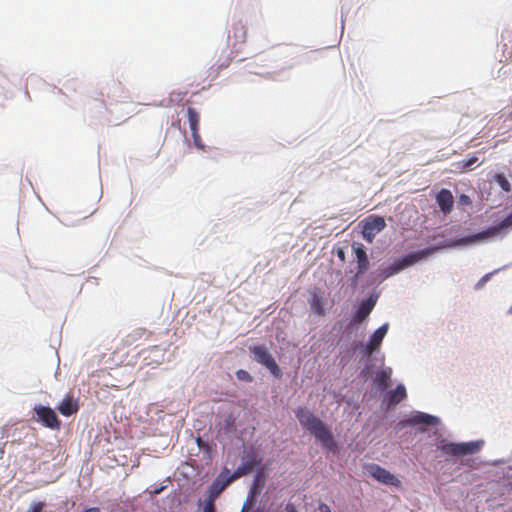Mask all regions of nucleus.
Wrapping results in <instances>:
<instances>
[{
    "instance_id": "obj_1",
    "label": "nucleus",
    "mask_w": 512,
    "mask_h": 512,
    "mask_svg": "<svg viewBox=\"0 0 512 512\" xmlns=\"http://www.w3.org/2000/svg\"><path fill=\"white\" fill-rule=\"evenodd\" d=\"M296 417L300 425L309 431L321 443L322 447L332 451L336 448V443L328 427L312 412L305 408H298Z\"/></svg>"
},
{
    "instance_id": "obj_2",
    "label": "nucleus",
    "mask_w": 512,
    "mask_h": 512,
    "mask_svg": "<svg viewBox=\"0 0 512 512\" xmlns=\"http://www.w3.org/2000/svg\"><path fill=\"white\" fill-rule=\"evenodd\" d=\"M362 226L361 235L367 243H372L375 236L386 227L385 219L382 216L370 215L360 222Z\"/></svg>"
},
{
    "instance_id": "obj_3",
    "label": "nucleus",
    "mask_w": 512,
    "mask_h": 512,
    "mask_svg": "<svg viewBox=\"0 0 512 512\" xmlns=\"http://www.w3.org/2000/svg\"><path fill=\"white\" fill-rule=\"evenodd\" d=\"M483 446V441H471L465 443H444L440 449L445 455L451 456H464L475 454L480 451Z\"/></svg>"
},
{
    "instance_id": "obj_4",
    "label": "nucleus",
    "mask_w": 512,
    "mask_h": 512,
    "mask_svg": "<svg viewBox=\"0 0 512 512\" xmlns=\"http://www.w3.org/2000/svg\"><path fill=\"white\" fill-rule=\"evenodd\" d=\"M512 227V213L504 218L498 225L491 226L487 230L473 234L457 241L458 244H472L477 241L484 240L486 238L494 237L499 234L503 229Z\"/></svg>"
},
{
    "instance_id": "obj_5",
    "label": "nucleus",
    "mask_w": 512,
    "mask_h": 512,
    "mask_svg": "<svg viewBox=\"0 0 512 512\" xmlns=\"http://www.w3.org/2000/svg\"><path fill=\"white\" fill-rule=\"evenodd\" d=\"M250 351L253 354L254 360L257 363L265 366L273 376L277 378L282 376L280 367L266 347L262 345H256L251 347Z\"/></svg>"
},
{
    "instance_id": "obj_6",
    "label": "nucleus",
    "mask_w": 512,
    "mask_h": 512,
    "mask_svg": "<svg viewBox=\"0 0 512 512\" xmlns=\"http://www.w3.org/2000/svg\"><path fill=\"white\" fill-rule=\"evenodd\" d=\"M436 251V248H425L420 251L413 252L411 254L406 255L402 259L398 260L391 266V273H397L402 269L412 266L418 261L428 257Z\"/></svg>"
},
{
    "instance_id": "obj_7",
    "label": "nucleus",
    "mask_w": 512,
    "mask_h": 512,
    "mask_svg": "<svg viewBox=\"0 0 512 512\" xmlns=\"http://www.w3.org/2000/svg\"><path fill=\"white\" fill-rule=\"evenodd\" d=\"M34 411L37 415L36 420L41 422L45 427L54 430H58L60 428L61 421L52 408L43 405H36L34 407Z\"/></svg>"
},
{
    "instance_id": "obj_8",
    "label": "nucleus",
    "mask_w": 512,
    "mask_h": 512,
    "mask_svg": "<svg viewBox=\"0 0 512 512\" xmlns=\"http://www.w3.org/2000/svg\"><path fill=\"white\" fill-rule=\"evenodd\" d=\"M368 472L374 479H376L380 483L394 487L401 486V481L394 474H392L387 469L377 464L370 465L368 467Z\"/></svg>"
},
{
    "instance_id": "obj_9",
    "label": "nucleus",
    "mask_w": 512,
    "mask_h": 512,
    "mask_svg": "<svg viewBox=\"0 0 512 512\" xmlns=\"http://www.w3.org/2000/svg\"><path fill=\"white\" fill-rule=\"evenodd\" d=\"M387 331H388V324H383L382 326H380L378 329H376L374 331V333L371 335L368 343L365 346V353L367 355H371L372 353H374L375 351L378 350Z\"/></svg>"
},
{
    "instance_id": "obj_10",
    "label": "nucleus",
    "mask_w": 512,
    "mask_h": 512,
    "mask_svg": "<svg viewBox=\"0 0 512 512\" xmlns=\"http://www.w3.org/2000/svg\"><path fill=\"white\" fill-rule=\"evenodd\" d=\"M352 250L357 261V275L364 273L369 268V259L362 243L353 242Z\"/></svg>"
},
{
    "instance_id": "obj_11",
    "label": "nucleus",
    "mask_w": 512,
    "mask_h": 512,
    "mask_svg": "<svg viewBox=\"0 0 512 512\" xmlns=\"http://www.w3.org/2000/svg\"><path fill=\"white\" fill-rule=\"evenodd\" d=\"M436 202L444 215L450 214L454 206V197L450 190L441 189L436 195Z\"/></svg>"
},
{
    "instance_id": "obj_12",
    "label": "nucleus",
    "mask_w": 512,
    "mask_h": 512,
    "mask_svg": "<svg viewBox=\"0 0 512 512\" xmlns=\"http://www.w3.org/2000/svg\"><path fill=\"white\" fill-rule=\"evenodd\" d=\"M231 484V481L227 476H224L223 472L215 479L208 489V497L212 500H216L218 496Z\"/></svg>"
},
{
    "instance_id": "obj_13",
    "label": "nucleus",
    "mask_w": 512,
    "mask_h": 512,
    "mask_svg": "<svg viewBox=\"0 0 512 512\" xmlns=\"http://www.w3.org/2000/svg\"><path fill=\"white\" fill-rule=\"evenodd\" d=\"M264 483H265V479L264 477L262 476V474H257L254 481H253V484L250 488V491H249V494H248V499H247V502L244 504L241 512H247L248 508L252 505V503L255 501V498L258 494H260L263 486H264Z\"/></svg>"
},
{
    "instance_id": "obj_14",
    "label": "nucleus",
    "mask_w": 512,
    "mask_h": 512,
    "mask_svg": "<svg viewBox=\"0 0 512 512\" xmlns=\"http://www.w3.org/2000/svg\"><path fill=\"white\" fill-rule=\"evenodd\" d=\"M376 304V299L373 298V296H370L367 300L363 301L358 309L356 310L353 322L354 323H360L364 321L372 312L374 306Z\"/></svg>"
},
{
    "instance_id": "obj_15",
    "label": "nucleus",
    "mask_w": 512,
    "mask_h": 512,
    "mask_svg": "<svg viewBox=\"0 0 512 512\" xmlns=\"http://www.w3.org/2000/svg\"><path fill=\"white\" fill-rule=\"evenodd\" d=\"M57 410L61 415L69 417L76 414L79 410L78 401L71 394L65 395L64 399L57 406Z\"/></svg>"
},
{
    "instance_id": "obj_16",
    "label": "nucleus",
    "mask_w": 512,
    "mask_h": 512,
    "mask_svg": "<svg viewBox=\"0 0 512 512\" xmlns=\"http://www.w3.org/2000/svg\"><path fill=\"white\" fill-rule=\"evenodd\" d=\"M324 302L325 301L322 292L320 289L316 288L311 294V311L316 315L323 316L325 314Z\"/></svg>"
},
{
    "instance_id": "obj_17",
    "label": "nucleus",
    "mask_w": 512,
    "mask_h": 512,
    "mask_svg": "<svg viewBox=\"0 0 512 512\" xmlns=\"http://www.w3.org/2000/svg\"><path fill=\"white\" fill-rule=\"evenodd\" d=\"M256 465V460L255 458H250L246 461H244L242 463V465H240L231 475L227 476L228 479L231 481V483L235 480H237L238 478L244 476V475H247L249 474L250 472H252V470L254 469Z\"/></svg>"
},
{
    "instance_id": "obj_18",
    "label": "nucleus",
    "mask_w": 512,
    "mask_h": 512,
    "mask_svg": "<svg viewBox=\"0 0 512 512\" xmlns=\"http://www.w3.org/2000/svg\"><path fill=\"white\" fill-rule=\"evenodd\" d=\"M406 388L403 384L397 385V387L390 391L386 396V402L389 405H396L406 398Z\"/></svg>"
},
{
    "instance_id": "obj_19",
    "label": "nucleus",
    "mask_w": 512,
    "mask_h": 512,
    "mask_svg": "<svg viewBox=\"0 0 512 512\" xmlns=\"http://www.w3.org/2000/svg\"><path fill=\"white\" fill-rule=\"evenodd\" d=\"M228 38L234 39L233 45H236L237 43H244L246 40V29L244 25L240 22H236L232 25V30L229 31Z\"/></svg>"
},
{
    "instance_id": "obj_20",
    "label": "nucleus",
    "mask_w": 512,
    "mask_h": 512,
    "mask_svg": "<svg viewBox=\"0 0 512 512\" xmlns=\"http://www.w3.org/2000/svg\"><path fill=\"white\" fill-rule=\"evenodd\" d=\"M391 374L392 370L390 368L383 369L379 373H377L375 377V382L381 391H384L388 388Z\"/></svg>"
},
{
    "instance_id": "obj_21",
    "label": "nucleus",
    "mask_w": 512,
    "mask_h": 512,
    "mask_svg": "<svg viewBox=\"0 0 512 512\" xmlns=\"http://www.w3.org/2000/svg\"><path fill=\"white\" fill-rule=\"evenodd\" d=\"M437 422V418L425 413H418L412 418L407 420V423L411 425L415 424H426V425H434Z\"/></svg>"
},
{
    "instance_id": "obj_22",
    "label": "nucleus",
    "mask_w": 512,
    "mask_h": 512,
    "mask_svg": "<svg viewBox=\"0 0 512 512\" xmlns=\"http://www.w3.org/2000/svg\"><path fill=\"white\" fill-rule=\"evenodd\" d=\"M187 116L191 132L199 131L200 115L197 110L193 107H188Z\"/></svg>"
},
{
    "instance_id": "obj_23",
    "label": "nucleus",
    "mask_w": 512,
    "mask_h": 512,
    "mask_svg": "<svg viewBox=\"0 0 512 512\" xmlns=\"http://www.w3.org/2000/svg\"><path fill=\"white\" fill-rule=\"evenodd\" d=\"M495 182L501 187V189L505 192L511 191V184L504 174L498 173L494 176Z\"/></svg>"
},
{
    "instance_id": "obj_24",
    "label": "nucleus",
    "mask_w": 512,
    "mask_h": 512,
    "mask_svg": "<svg viewBox=\"0 0 512 512\" xmlns=\"http://www.w3.org/2000/svg\"><path fill=\"white\" fill-rule=\"evenodd\" d=\"M236 377L239 380L245 382H251L253 380V377L250 375V373L243 369H239L238 371H236Z\"/></svg>"
},
{
    "instance_id": "obj_25",
    "label": "nucleus",
    "mask_w": 512,
    "mask_h": 512,
    "mask_svg": "<svg viewBox=\"0 0 512 512\" xmlns=\"http://www.w3.org/2000/svg\"><path fill=\"white\" fill-rule=\"evenodd\" d=\"M215 500L207 498L203 506V512H215Z\"/></svg>"
},
{
    "instance_id": "obj_26",
    "label": "nucleus",
    "mask_w": 512,
    "mask_h": 512,
    "mask_svg": "<svg viewBox=\"0 0 512 512\" xmlns=\"http://www.w3.org/2000/svg\"><path fill=\"white\" fill-rule=\"evenodd\" d=\"M191 134H192L194 145L198 148H203V144H202V140H201L199 131H192Z\"/></svg>"
},
{
    "instance_id": "obj_27",
    "label": "nucleus",
    "mask_w": 512,
    "mask_h": 512,
    "mask_svg": "<svg viewBox=\"0 0 512 512\" xmlns=\"http://www.w3.org/2000/svg\"><path fill=\"white\" fill-rule=\"evenodd\" d=\"M459 204L462 206H470L472 204L471 198L466 194L459 196Z\"/></svg>"
},
{
    "instance_id": "obj_28",
    "label": "nucleus",
    "mask_w": 512,
    "mask_h": 512,
    "mask_svg": "<svg viewBox=\"0 0 512 512\" xmlns=\"http://www.w3.org/2000/svg\"><path fill=\"white\" fill-rule=\"evenodd\" d=\"M43 507L44 503L42 502L33 503L27 512H42Z\"/></svg>"
},
{
    "instance_id": "obj_29",
    "label": "nucleus",
    "mask_w": 512,
    "mask_h": 512,
    "mask_svg": "<svg viewBox=\"0 0 512 512\" xmlns=\"http://www.w3.org/2000/svg\"><path fill=\"white\" fill-rule=\"evenodd\" d=\"M477 161H478V158L473 156V157H471V158H469L467 160H464L462 162V167L464 169H467V168L471 167L473 164H475Z\"/></svg>"
},
{
    "instance_id": "obj_30",
    "label": "nucleus",
    "mask_w": 512,
    "mask_h": 512,
    "mask_svg": "<svg viewBox=\"0 0 512 512\" xmlns=\"http://www.w3.org/2000/svg\"><path fill=\"white\" fill-rule=\"evenodd\" d=\"M336 254H337L338 258L340 259V261L345 262L346 255H345V251L342 248H338Z\"/></svg>"
},
{
    "instance_id": "obj_31",
    "label": "nucleus",
    "mask_w": 512,
    "mask_h": 512,
    "mask_svg": "<svg viewBox=\"0 0 512 512\" xmlns=\"http://www.w3.org/2000/svg\"><path fill=\"white\" fill-rule=\"evenodd\" d=\"M286 512H298L295 505L292 503H288L285 507Z\"/></svg>"
},
{
    "instance_id": "obj_32",
    "label": "nucleus",
    "mask_w": 512,
    "mask_h": 512,
    "mask_svg": "<svg viewBox=\"0 0 512 512\" xmlns=\"http://www.w3.org/2000/svg\"><path fill=\"white\" fill-rule=\"evenodd\" d=\"M319 510L320 512H331L330 507L325 503L319 505Z\"/></svg>"
},
{
    "instance_id": "obj_33",
    "label": "nucleus",
    "mask_w": 512,
    "mask_h": 512,
    "mask_svg": "<svg viewBox=\"0 0 512 512\" xmlns=\"http://www.w3.org/2000/svg\"><path fill=\"white\" fill-rule=\"evenodd\" d=\"M84 512H100V509L97 507H92V508L86 509Z\"/></svg>"
},
{
    "instance_id": "obj_34",
    "label": "nucleus",
    "mask_w": 512,
    "mask_h": 512,
    "mask_svg": "<svg viewBox=\"0 0 512 512\" xmlns=\"http://www.w3.org/2000/svg\"><path fill=\"white\" fill-rule=\"evenodd\" d=\"M487 278H488V275H485V276L482 278V280H483V281H486V280H487Z\"/></svg>"
},
{
    "instance_id": "obj_35",
    "label": "nucleus",
    "mask_w": 512,
    "mask_h": 512,
    "mask_svg": "<svg viewBox=\"0 0 512 512\" xmlns=\"http://www.w3.org/2000/svg\"><path fill=\"white\" fill-rule=\"evenodd\" d=\"M510 118L512 119V111H511V114H510Z\"/></svg>"
},
{
    "instance_id": "obj_36",
    "label": "nucleus",
    "mask_w": 512,
    "mask_h": 512,
    "mask_svg": "<svg viewBox=\"0 0 512 512\" xmlns=\"http://www.w3.org/2000/svg\"><path fill=\"white\" fill-rule=\"evenodd\" d=\"M511 310H512V306H511Z\"/></svg>"
}]
</instances>
